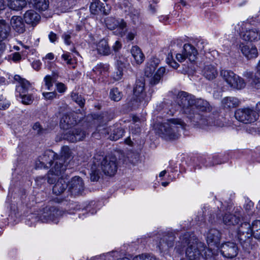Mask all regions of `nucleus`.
Listing matches in <instances>:
<instances>
[{
    "mask_svg": "<svg viewBox=\"0 0 260 260\" xmlns=\"http://www.w3.org/2000/svg\"><path fill=\"white\" fill-rule=\"evenodd\" d=\"M244 76L249 79L252 85L257 89L260 88V60L257 66V70L254 75L250 72L246 71Z\"/></svg>",
    "mask_w": 260,
    "mask_h": 260,
    "instance_id": "nucleus-19",
    "label": "nucleus"
},
{
    "mask_svg": "<svg viewBox=\"0 0 260 260\" xmlns=\"http://www.w3.org/2000/svg\"><path fill=\"white\" fill-rule=\"evenodd\" d=\"M123 76V71L122 69L119 67L117 70L113 74L112 77L115 81H119L121 79Z\"/></svg>",
    "mask_w": 260,
    "mask_h": 260,
    "instance_id": "nucleus-46",
    "label": "nucleus"
},
{
    "mask_svg": "<svg viewBox=\"0 0 260 260\" xmlns=\"http://www.w3.org/2000/svg\"><path fill=\"white\" fill-rule=\"evenodd\" d=\"M241 37L246 41H254L260 39V34L256 28L246 29L242 32Z\"/></svg>",
    "mask_w": 260,
    "mask_h": 260,
    "instance_id": "nucleus-24",
    "label": "nucleus"
},
{
    "mask_svg": "<svg viewBox=\"0 0 260 260\" xmlns=\"http://www.w3.org/2000/svg\"><path fill=\"white\" fill-rule=\"evenodd\" d=\"M68 179L60 177L53 186L52 190L54 194L58 196L63 193L68 186Z\"/></svg>",
    "mask_w": 260,
    "mask_h": 260,
    "instance_id": "nucleus-23",
    "label": "nucleus"
},
{
    "mask_svg": "<svg viewBox=\"0 0 260 260\" xmlns=\"http://www.w3.org/2000/svg\"><path fill=\"white\" fill-rule=\"evenodd\" d=\"M36 9L40 11L46 10L49 6L48 0H29Z\"/></svg>",
    "mask_w": 260,
    "mask_h": 260,
    "instance_id": "nucleus-35",
    "label": "nucleus"
},
{
    "mask_svg": "<svg viewBox=\"0 0 260 260\" xmlns=\"http://www.w3.org/2000/svg\"><path fill=\"white\" fill-rule=\"evenodd\" d=\"M68 182L69 190L72 194L78 195L84 190V183L81 177L75 176Z\"/></svg>",
    "mask_w": 260,
    "mask_h": 260,
    "instance_id": "nucleus-13",
    "label": "nucleus"
},
{
    "mask_svg": "<svg viewBox=\"0 0 260 260\" xmlns=\"http://www.w3.org/2000/svg\"><path fill=\"white\" fill-rule=\"evenodd\" d=\"M240 104L239 99L234 96L225 97L221 101V107L226 111H230L232 109L237 108Z\"/></svg>",
    "mask_w": 260,
    "mask_h": 260,
    "instance_id": "nucleus-20",
    "label": "nucleus"
},
{
    "mask_svg": "<svg viewBox=\"0 0 260 260\" xmlns=\"http://www.w3.org/2000/svg\"><path fill=\"white\" fill-rule=\"evenodd\" d=\"M76 123V121L69 115H63L60 122L61 128L67 129L63 135L62 137L71 142H76L82 140L85 137V132L81 128L74 127L69 128L72 125Z\"/></svg>",
    "mask_w": 260,
    "mask_h": 260,
    "instance_id": "nucleus-4",
    "label": "nucleus"
},
{
    "mask_svg": "<svg viewBox=\"0 0 260 260\" xmlns=\"http://www.w3.org/2000/svg\"><path fill=\"white\" fill-rule=\"evenodd\" d=\"M123 94L117 87L112 88L109 93V96L111 100L115 102L119 101L122 98Z\"/></svg>",
    "mask_w": 260,
    "mask_h": 260,
    "instance_id": "nucleus-37",
    "label": "nucleus"
},
{
    "mask_svg": "<svg viewBox=\"0 0 260 260\" xmlns=\"http://www.w3.org/2000/svg\"><path fill=\"white\" fill-rule=\"evenodd\" d=\"M98 53L103 55H108L111 53L110 48L107 40L102 39L99 41L96 46Z\"/></svg>",
    "mask_w": 260,
    "mask_h": 260,
    "instance_id": "nucleus-28",
    "label": "nucleus"
},
{
    "mask_svg": "<svg viewBox=\"0 0 260 260\" xmlns=\"http://www.w3.org/2000/svg\"><path fill=\"white\" fill-rule=\"evenodd\" d=\"M49 38L51 42H54L57 40V37L55 33L51 31L49 35Z\"/></svg>",
    "mask_w": 260,
    "mask_h": 260,
    "instance_id": "nucleus-62",
    "label": "nucleus"
},
{
    "mask_svg": "<svg viewBox=\"0 0 260 260\" xmlns=\"http://www.w3.org/2000/svg\"><path fill=\"white\" fill-rule=\"evenodd\" d=\"M55 158L56 154L51 150H47L38 157L36 166L38 168H48L53 165Z\"/></svg>",
    "mask_w": 260,
    "mask_h": 260,
    "instance_id": "nucleus-10",
    "label": "nucleus"
},
{
    "mask_svg": "<svg viewBox=\"0 0 260 260\" xmlns=\"http://www.w3.org/2000/svg\"><path fill=\"white\" fill-rule=\"evenodd\" d=\"M100 12L103 13L105 15H108L110 12V7L107 4L104 5V4L102 3L101 5H100Z\"/></svg>",
    "mask_w": 260,
    "mask_h": 260,
    "instance_id": "nucleus-50",
    "label": "nucleus"
},
{
    "mask_svg": "<svg viewBox=\"0 0 260 260\" xmlns=\"http://www.w3.org/2000/svg\"><path fill=\"white\" fill-rule=\"evenodd\" d=\"M251 226L247 222H244L241 224L238 230V237L240 238L241 236L245 237H251Z\"/></svg>",
    "mask_w": 260,
    "mask_h": 260,
    "instance_id": "nucleus-32",
    "label": "nucleus"
},
{
    "mask_svg": "<svg viewBox=\"0 0 260 260\" xmlns=\"http://www.w3.org/2000/svg\"><path fill=\"white\" fill-rule=\"evenodd\" d=\"M41 63L39 61H35L32 62V67L36 70H39L40 69Z\"/></svg>",
    "mask_w": 260,
    "mask_h": 260,
    "instance_id": "nucleus-63",
    "label": "nucleus"
},
{
    "mask_svg": "<svg viewBox=\"0 0 260 260\" xmlns=\"http://www.w3.org/2000/svg\"><path fill=\"white\" fill-rule=\"evenodd\" d=\"M177 102L182 108V112L193 121L202 126L211 124V119L200 115L197 111V110L202 112L211 110V107L207 101L202 99H196L193 95L181 91L178 94Z\"/></svg>",
    "mask_w": 260,
    "mask_h": 260,
    "instance_id": "nucleus-1",
    "label": "nucleus"
},
{
    "mask_svg": "<svg viewBox=\"0 0 260 260\" xmlns=\"http://www.w3.org/2000/svg\"><path fill=\"white\" fill-rule=\"evenodd\" d=\"M250 238L251 237H243L242 236V235L240 238H238L242 246L246 251H249V250L251 248Z\"/></svg>",
    "mask_w": 260,
    "mask_h": 260,
    "instance_id": "nucleus-38",
    "label": "nucleus"
},
{
    "mask_svg": "<svg viewBox=\"0 0 260 260\" xmlns=\"http://www.w3.org/2000/svg\"><path fill=\"white\" fill-rule=\"evenodd\" d=\"M161 78L159 76L154 74V76L151 78L149 83L151 85L154 86L158 83L160 80Z\"/></svg>",
    "mask_w": 260,
    "mask_h": 260,
    "instance_id": "nucleus-52",
    "label": "nucleus"
},
{
    "mask_svg": "<svg viewBox=\"0 0 260 260\" xmlns=\"http://www.w3.org/2000/svg\"><path fill=\"white\" fill-rule=\"evenodd\" d=\"M176 237L173 232H165L160 237L157 247L160 251H166L174 245Z\"/></svg>",
    "mask_w": 260,
    "mask_h": 260,
    "instance_id": "nucleus-9",
    "label": "nucleus"
},
{
    "mask_svg": "<svg viewBox=\"0 0 260 260\" xmlns=\"http://www.w3.org/2000/svg\"><path fill=\"white\" fill-rule=\"evenodd\" d=\"M105 23L108 29L113 30L118 28L121 30L120 35L122 37L124 35L123 30L126 27V24L123 19L117 20L113 17H108L105 20Z\"/></svg>",
    "mask_w": 260,
    "mask_h": 260,
    "instance_id": "nucleus-17",
    "label": "nucleus"
},
{
    "mask_svg": "<svg viewBox=\"0 0 260 260\" xmlns=\"http://www.w3.org/2000/svg\"><path fill=\"white\" fill-rule=\"evenodd\" d=\"M108 65L100 64L97 65V66L95 68V70H93V71L95 72L96 74L99 73V74H102L103 72H106L108 71Z\"/></svg>",
    "mask_w": 260,
    "mask_h": 260,
    "instance_id": "nucleus-44",
    "label": "nucleus"
},
{
    "mask_svg": "<svg viewBox=\"0 0 260 260\" xmlns=\"http://www.w3.org/2000/svg\"><path fill=\"white\" fill-rule=\"evenodd\" d=\"M20 96L23 104L30 105L33 102L34 99L31 94H22L20 93Z\"/></svg>",
    "mask_w": 260,
    "mask_h": 260,
    "instance_id": "nucleus-43",
    "label": "nucleus"
},
{
    "mask_svg": "<svg viewBox=\"0 0 260 260\" xmlns=\"http://www.w3.org/2000/svg\"><path fill=\"white\" fill-rule=\"evenodd\" d=\"M239 49L242 54L248 59L256 58L258 56L256 47L252 44L241 43L239 45Z\"/></svg>",
    "mask_w": 260,
    "mask_h": 260,
    "instance_id": "nucleus-16",
    "label": "nucleus"
},
{
    "mask_svg": "<svg viewBox=\"0 0 260 260\" xmlns=\"http://www.w3.org/2000/svg\"><path fill=\"white\" fill-rule=\"evenodd\" d=\"M185 125V123L181 119H168L157 126V132L166 139L176 140L180 136L179 129L183 128Z\"/></svg>",
    "mask_w": 260,
    "mask_h": 260,
    "instance_id": "nucleus-5",
    "label": "nucleus"
},
{
    "mask_svg": "<svg viewBox=\"0 0 260 260\" xmlns=\"http://www.w3.org/2000/svg\"><path fill=\"white\" fill-rule=\"evenodd\" d=\"M9 7L16 11L21 10L26 5L25 0H7Z\"/></svg>",
    "mask_w": 260,
    "mask_h": 260,
    "instance_id": "nucleus-34",
    "label": "nucleus"
},
{
    "mask_svg": "<svg viewBox=\"0 0 260 260\" xmlns=\"http://www.w3.org/2000/svg\"><path fill=\"white\" fill-rule=\"evenodd\" d=\"M14 79L20 84V86L17 88V90L20 93H25L30 87V83L26 79L22 78L19 75H15Z\"/></svg>",
    "mask_w": 260,
    "mask_h": 260,
    "instance_id": "nucleus-29",
    "label": "nucleus"
},
{
    "mask_svg": "<svg viewBox=\"0 0 260 260\" xmlns=\"http://www.w3.org/2000/svg\"><path fill=\"white\" fill-rule=\"evenodd\" d=\"M11 25L18 34H23L25 30V24L20 16H14L11 19Z\"/></svg>",
    "mask_w": 260,
    "mask_h": 260,
    "instance_id": "nucleus-21",
    "label": "nucleus"
},
{
    "mask_svg": "<svg viewBox=\"0 0 260 260\" xmlns=\"http://www.w3.org/2000/svg\"><path fill=\"white\" fill-rule=\"evenodd\" d=\"M21 59V56L18 52H15L12 54V59L15 62L19 61Z\"/></svg>",
    "mask_w": 260,
    "mask_h": 260,
    "instance_id": "nucleus-56",
    "label": "nucleus"
},
{
    "mask_svg": "<svg viewBox=\"0 0 260 260\" xmlns=\"http://www.w3.org/2000/svg\"><path fill=\"white\" fill-rule=\"evenodd\" d=\"M131 53L136 64H140L143 62L145 57L138 46H133L131 49Z\"/></svg>",
    "mask_w": 260,
    "mask_h": 260,
    "instance_id": "nucleus-27",
    "label": "nucleus"
},
{
    "mask_svg": "<svg viewBox=\"0 0 260 260\" xmlns=\"http://www.w3.org/2000/svg\"><path fill=\"white\" fill-rule=\"evenodd\" d=\"M159 60L156 58H154L150 60L145 67V75L147 77L151 76L155 72Z\"/></svg>",
    "mask_w": 260,
    "mask_h": 260,
    "instance_id": "nucleus-30",
    "label": "nucleus"
},
{
    "mask_svg": "<svg viewBox=\"0 0 260 260\" xmlns=\"http://www.w3.org/2000/svg\"><path fill=\"white\" fill-rule=\"evenodd\" d=\"M242 219V212L237 209L234 214H225L223 217V222L227 226L234 225L238 224Z\"/></svg>",
    "mask_w": 260,
    "mask_h": 260,
    "instance_id": "nucleus-15",
    "label": "nucleus"
},
{
    "mask_svg": "<svg viewBox=\"0 0 260 260\" xmlns=\"http://www.w3.org/2000/svg\"><path fill=\"white\" fill-rule=\"evenodd\" d=\"M10 103L5 96L0 95V110H5L9 107Z\"/></svg>",
    "mask_w": 260,
    "mask_h": 260,
    "instance_id": "nucleus-42",
    "label": "nucleus"
},
{
    "mask_svg": "<svg viewBox=\"0 0 260 260\" xmlns=\"http://www.w3.org/2000/svg\"><path fill=\"white\" fill-rule=\"evenodd\" d=\"M145 83L142 80H137L134 88V95L139 97L140 103H142L145 106L150 100L151 97L147 96L144 92Z\"/></svg>",
    "mask_w": 260,
    "mask_h": 260,
    "instance_id": "nucleus-11",
    "label": "nucleus"
},
{
    "mask_svg": "<svg viewBox=\"0 0 260 260\" xmlns=\"http://www.w3.org/2000/svg\"><path fill=\"white\" fill-rule=\"evenodd\" d=\"M207 242L209 246L218 247L221 239L220 232L215 229H210L207 234Z\"/></svg>",
    "mask_w": 260,
    "mask_h": 260,
    "instance_id": "nucleus-18",
    "label": "nucleus"
},
{
    "mask_svg": "<svg viewBox=\"0 0 260 260\" xmlns=\"http://www.w3.org/2000/svg\"><path fill=\"white\" fill-rule=\"evenodd\" d=\"M25 22L32 25V26L37 25L40 20L41 17L40 15L33 10L27 11L24 15Z\"/></svg>",
    "mask_w": 260,
    "mask_h": 260,
    "instance_id": "nucleus-22",
    "label": "nucleus"
},
{
    "mask_svg": "<svg viewBox=\"0 0 260 260\" xmlns=\"http://www.w3.org/2000/svg\"><path fill=\"white\" fill-rule=\"evenodd\" d=\"M139 97H136L134 95L133 100H132L129 103V106L131 107L133 109H136L139 107L140 105H143L142 103H140V100L139 99Z\"/></svg>",
    "mask_w": 260,
    "mask_h": 260,
    "instance_id": "nucleus-45",
    "label": "nucleus"
},
{
    "mask_svg": "<svg viewBox=\"0 0 260 260\" xmlns=\"http://www.w3.org/2000/svg\"><path fill=\"white\" fill-rule=\"evenodd\" d=\"M56 86L57 90L59 92H63L66 89L64 84L62 83H58Z\"/></svg>",
    "mask_w": 260,
    "mask_h": 260,
    "instance_id": "nucleus-55",
    "label": "nucleus"
},
{
    "mask_svg": "<svg viewBox=\"0 0 260 260\" xmlns=\"http://www.w3.org/2000/svg\"><path fill=\"white\" fill-rule=\"evenodd\" d=\"M165 72L166 69L164 67H161L157 70V71L155 74H156L157 76H159L160 78H161L163 75L165 73Z\"/></svg>",
    "mask_w": 260,
    "mask_h": 260,
    "instance_id": "nucleus-61",
    "label": "nucleus"
},
{
    "mask_svg": "<svg viewBox=\"0 0 260 260\" xmlns=\"http://www.w3.org/2000/svg\"><path fill=\"white\" fill-rule=\"evenodd\" d=\"M183 51L186 56V58L190 62L195 61L197 58V51L193 46L185 44L184 45Z\"/></svg>",
    "mask_w": 260,
    "mask_h": 260,
    "instance_id": "nucleus-25",
    "label": "nucleus"
},
{
    "mask_svg": "<svg viewBox=\"0 0 260 260\" xmlns=\"http://www.w3.org/2000/svg\"><path fill=\"white\" fill-rule=\"evenodd\" d=\"M71 58H72V56L69 53H66L62 55V58L65 61L70 60Z\"/></svg>",
    "mask_w": 260,
    "mask_h": 260,
    "instance_id": "nucleus-64",
    "label": "nucleus"
},
{
    "mask_svg": "<svg viewBox=\"0 0 260 260\" xmlns=\"http://www.w3.org/2000/svg\"><path fill=\"white\" fill-rule=\"evenodd\" d=\"M176 58L179 62H182L186 59V56H185L184 52L182 51L181 53H177L176 55Z\"/></svg>",
    "mask_w": 260,
    "mask_h": 260,
    "instance_id": "nucleus-54",
    "label": "nucleus"
},
{
    "mask_svg": "<svg viewBox=\"0 0 260 260\" xmlns=\"http://www.w3.org/2000/svg\"><path fill=\"white\" fill-rule=\"evenodd\" d=\"M124 131L121 127L112 126L107 128H104L101 134L109 135V139L112 141H116L122 137Z\"/></svg>",
    "mask_w": 260,
    "mask_h": 260,
    "instance_id": "nucleus-14",
    "label": "nucleus"
},
{
    "mask_svg": "<svg viewBox=\"0 0 260 260\" xmlns=\"http://www.w3.org/2000/svg\"><path fill=\"white\" fill-rule=\"evenodd\" d=\"M90 6V10L91 13L95 14L100 11V5L102 3L100 0H92Z\"/></svg>",
    "mask_w": 260,
    "mask_h": 260,
    "instance_id": "nucleus-39",
    "label": "nucleus"
},
{
    "mask_svg": "<svg viewBox=\"0 0 260 260\" xmlns=\"http://www.w3.org/2000/svg\"><path fill=\"white\" fill-rule=\"evenodd\" d=\"M72 99L77 103L80 107H83L84 105L85 100L78 94L74 93L72 94Z\"/></svg>",
    "mask_w": 260,
    "mask_h": 260,
    "instance_id": "nucleus-41",
    "label": "nucleus"
},
{
    "mask_svg": "<svg viewBox=\"0 0 260 260\" xmlns=\"http://www.w3.org/2000/svg\"><path fill=\"white\" fill-rule=\"evenodd\" d=\"M33 129L39 135L43 134L45 129H44L39 122L35 123L32 127Z\"/></svg>",
    "mask_w": 260,
    "mask_h": 260,
    "instance_id": "nucleus-47",
    "label": "nucleus"
},
{
    "mask_svg": "<svg viewBox=\"0 0 260 260\" xmlns=\"http://www.w3.org/2000/svg\"><path fill=\"white\" fill-rule=\"evenodd\" d=\"M91 170L90 179L93 181H98L102 172L106 175L113 176L117 170V158L113 156L96 154Z\"/></svg>",
    "mask_w": 260,
    "mask_h": 260,
    "instance_id": "nucleus-2",
    "label": "nucleus"
},
{
    "mask_svg": "<svg viewBox=\"0 0 260 260\" xmlns=\"http://www.w3.org/2000/svg\"><path fill=\"white\" fill-rule=\"evenodd\" d=\"M238 248L233 242H226L220 247V254L228 258H233L238 253Z\"/></svg>",
    "mask_w": 260,
    "mask_h": 260,
    "instance_id": "nucleus-12",
    "label": "nucleus"
},
{
    "mask_svg": "<svg viewBox=\"0 0 260 260\" xmlns=\"http://www.w3.org/2000/svg\"><path fill=\"white\" fill-rule=\"evenodd\" d=\"M56 79V76L53 75L52 76L47 75L44 78L45 86L48 90H50L51 87L53 86V82Z\"/></svg>",
    "mask_w": 260,
    "mask_h": 260,
    "instance_id": "nucleus-40",
    "label": "nucleus"
},
{
    "mask_svg": "<svg viewBox=\"0 0 260 260\" xmlns=\"http://www.w3.org/2000/svg\"><path fill=\"white\" fill-rule=\"evenodd\" d=\"M156 2H153L152 4H150L149 6V10L152 14H154L156 12Z\"/></svg>",
    "mask_w": 260,
    "mask_h": 260,
    "instance_id": "nucleus-60",
    "label": "nucleus"
},
{
    "mask_svg": "<svg viewBox=\"0 0 260 260\" xmlns=\"http://www.w3.org/2000/svg\"><path fill=\"white\" fill-rule=\"evenodd\" d=\"M136 36V32L134 31H129L126 36V39L127 41H132Z\"/></svg>",
    "mask_w": 260,
    "mask_h": 260,
    "instance_id": "nucleus-59",
    "label": "nucleus"
},
{
    "mask_svg": "<svg viewBox=\"0 0 260 260\" xmlns=\"http://www.w3.org/2000/svg\"><path fill=\"white\" fill-rule=\"evenodd\" d=\"M220 75L227 84L233 88L240 90L244 88L246 86L244 79L232 71L222 70Z\"/></svg>",
    "mask_w": 260,
    "mask_h": 260,
    "instance_id": "nucleus-6",
    "label": "nucleus"
},
{
    "mask_svg": "<svg viewBox=\"0 0 260 260\" xmlns=\"http://www.w3.org/2000/svg\"><path fill=\"white\" fill-rule=\"evenodd\" d=\"M181 242L185 246V244H189L186 250V255L190 260H196L201 256L205 259L212 258L216 260V256L219 255L213 254L211 249L206 248L201 242H192L190 244L188 238V234H185L183 238H180Z\"/></svg>",
    "mask_w": 260,
    "mask_h": 260,
    "instance_id": "nucleus-3",
    "label": "nucleus"
},
{
    "mask_svg": "<svg viewBox=\"0 0 260 260\" xmlns=\"http://www.w3.org/2000/svg\"><path fill=\"white\" fill-rule=\"evenodd\" d=\"M203 76L208 80L214 79L218 75L216 68L213 65L209 64L205 66L203 70Z\"/></svg>",
    "mask_w": 260,
    "mask_h": 260,
    "instance_id": "nucleus-26",
    "label": "nucleus"
},
{
    "mask_svg": "<svg viewBox=\"0 0 260 260\" xmlns=\"http://www.w3.org/2000/svg\"><path fill=\"white\" fill-rule=\"evenodd\" d=\"M253 208V204L251 201L248 202L245 206V209L247 212L248 215H252L253 212L252 209Z\"/></svg>",
    "mask_w": 260,
    "mask_h": 260,
    "instance_id": "nucleus-49",
    "label": "nucleus"
},
{
    "mask_svg": "<svg viewBox=\"0 0 260 260\" xmlns=\"http://www.w3.org/2000/svg\"><path fill=\"white\" fill-rule=\"evenodd\" d=\"M43 95L46 100H52L56 97V93L55 91L43 92Z\"/></svg>",
    "mask_w": 260,
    "mask_h": 260,
    "instance_id": "nucleus-48",
    "label": "nucleus"
},
{
    "mask_svg": "<svg viewBox=\"0 0 260 260\" xmlns=\"http://www.w3.org/2000/svg\"><path fill=\"white\" fill-rule=\"evenodd\" d=\"M258 116L256 111L250 108H239L235 112L236 119L246 124L254 122L257 119Z\"/></svg>",
    "mask_w": 260,
    "mask_h": 260,
    "instance_id": "nucleus-7",
    "label": "nucleus"
},
{
    "mask_svg": "<svg viewBox=\"0 0 260 260\" xmlns=\"http://www.w3.org/2000/svg\"><path fill=\"white\" fill-rule=\"evenodd\" d=\"M11 28L4 20L0 21V42L6 40L10 36Z\"/></svg>",
    "mask_w": 260,
    "mask_h": 260,
    "instance_id": "nucleus-31",
    "label": "nucleus"
},
{
    "mask_svg": "<svg viewBox=\"0 0 260 260\" xmlns=\"http://www.w3.org/2000/svg\"><path fill=\"white\" fill-rule=\"evenodd\" d=\"M121 47H122V45H121V43L118 41H116L115 42L113 46H112V48L114 51L117 52L120 49H121Z\"/></svg>",
    "mask_w": 260,
    "mask_h": 260,
    "instance_id": "nucleus-58",
    "label": "nucleus"
},
{
    "mask_svg": "<svg viewBox=\"0 0 260 260\" xmlns=\"http://www.w3.org/2000/svg\"><path fill=\"white\" fill-rule=\"evenodd\" d=\"M251 236L260 239V220H256L252 222L251 229Z\"/></svg>",
    "mask_w": 260,
    "mask_h": 260,
    "instance_id": "nucleus-36",
    "label": "nucleus"
},
{
    "mask_svg": "<svg viewBox=\"0 0 260 260\" xmlns=\"http://www.w3.org/2000/svg\"><path fill=\"white\" fill-rule=\"evenodd\" d=\"M51 212L50 215L48 217V218L50 220H54V217L56 215H58L60 214V212L54 208H52L50 209Z\"/></svg>",
    "mask_w": 260,
    "mask_h": 260,
    "instance_id": "nucleus-51",
    "label": "nucleus"
},
{
    "mask_svg": "<svg viewBox=\"0 0 260 260\" xmlns=\"http://www.w3.org/2000/svg\"><path fill=\"white\" fill-rule=\"evenodd\" d=\"M56 158H62L63 162L69 165L70 161L72 159V151L68 146H63L61 148L60 156L58 157L56 155Z\"/></svg>",
    "mask_w": 260,
    "mask_h": 260,
    "instance_id": "nucleus-33",
    "label": "nucleus"
},
{
    "mask_svg": "<svg viewBox=\"0 0 260 260\" xmlns=\"http://www.w3.org/2000/svg\"><path fill=\"white\" fill-rule=\"evenodd\" d=\"M62 38H63L64 41L66 44H67V45L71 44V42L70 41V39H71L70 34L65 33L63 35Z\"/></svg>",
    "mask_w": 260,
    "mask_h": 260,
    "instance_id": "nucleus-57",
    "label": "nucleus"
},
{
    "mask_svg": "<svg viewBox=\"0 0 260 260\" xmlns=\"http://www.w3.org/2000/svg\"><path fill=\"white\" fill-rule=\"evenodd\" d=\"M167 63L174 69H177L179 67V64L173 58L170 59L168 57L167 59Z\"/></svg>",
    "mask_w": 260,
    "mask_h": 260,
    "instance_id": "nucleus-53",
    "label": "nucleus"
},
{
    "mask_svg": "<svg viewBox=\"0 0 260 260\" xmlns=\"http://www.w3.org/2000/svg\"><path fill=\"white\" fill-rule=\"evenodd\" d=\"M54 164L50 170L47 176V181L49 184H53L56 178L54 176H59L62 174L67 169L68 166L67 164L63 162L62 158H55L53 162Z\"/></svg>",
    "mask_w": 260,
    "mask_h": 260,
    "instance_id": "nucleus-8",
    "label": "nucleus"
}]
</instances>
